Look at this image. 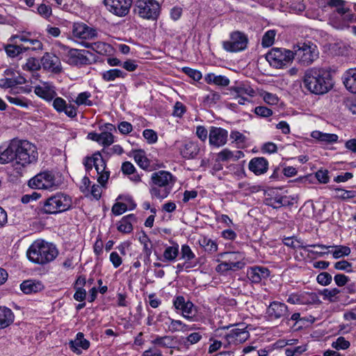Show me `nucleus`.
<instances>
[{"label": "nucleus", "instance_id": "40", "mask_svg": "<svg viewBox=\"0 0 356 356\" xmlns=\"http://www.w3.org/2000/svg\"><path fill=\"white\" fill-rule=\"evenodd\" d=\"M59 254L57 246L53 243L46 242V263L53 261Z\"/></svg>", "mask_w": 356, "mask_h": 356}, {"label": "nucleus", "instance_id": "21", "mask_svg": "<svg viewBox=\"0 0 356 356\" xmlns=\"http://www.w3.org/2000/svg\"><path fill=\"white\" fill-rule=\"evenodd\" d=\"M346 89L352 94H356V68H349L341 77Z\"/></svg>", "mask_w": 356, "mask_h": 356}, {"label": "nucleus", "instance_id": "13", "mask_svg": "<svg viewBox=\"0 0 356 356\" xmlns=\"http://www.w3.org/2000/svg\"><path fill=\"white\" fill-rule=\"evenodd\" d=\"M72 35L75 38L80 39L81 42L92 40L97 37V30L83 22H75L72 27Z\"/></svg>", "mask_w": 356, "mask_h": 356}, {"label": "nucleus", "instance_id": "35", "mask_svg": "<svg viewBox=\"0 0 356 356\" xmlns=\"http://www.w3.org/2000/svg\"><path fill=\"white\" fill-rule=\"evenodd\" d=\"M198 243L209 254H213L218 250V244L216 242L207 236H200Z\"/></svg>", "mask_w": 356, "mask_h": 356}, {"label": "nucleus", "instance_id": "47", "mask_svg": "<svg viewBox=\"0 0 356 356\" xmlns=\"http://www.w3.org/2000/svg\"><path fill=\"white\" fill-rule=\"evenodd\" d=\"M276 31L275 30H269L266 31L261 40V45L264 47H269L272 46L275 41Z\"/></svg>", "mask_w": 356, "mask_h": 356}, {"label": "nucleus", "instance_id": "55", "mask_svg": "<svg viewBox=\"0 0 356 356\" xmlns=\"http://www.w3.org/2000/svg\"><path fill=\"white\" fill-rule=\"evenodd\" d=\"M261 96L268 104L276 105L278 104L279 98L275 94L264 91L261 94Z\"/></svg>", "mask_w": 356, "mask_h": 356}, {"label": "nucleus", "instance_id": "22", "mask_svg": "<svg viewBox=\"0 0 356 356\" xmlns=\"http://www.w3.org/2000/svg\"><path fill=\"white\" fill-rule=\"evenodd\" d=\"M268 161L264 157H254L248 164L249 170L256 175H260L267 172Z\"/></svg>", "mask_w": 356, "mask_h": 356}, {"label": "nucleus", "instance_id": "37", "mask_svg": "<svg viewBox=\"0 0 356 356\" xmlns=\"http://www.w3.org/2000/svg\"><path fill=\"white\" fill-rule=\"evenodd\" d=\"M101 75L104 81L109 82L115 81L117 78L124 79L127 74L119 69H111L102 72Z\"/></svg>", "mask_w": 356, "mask_h": 356}, {"label": "nucleus", "instance_id": "19", "mask_svg": "<svg viewBox=\"0 0 356 356\" xmlns=\"http://www.w3.org/2000/svg\"><path fill=\"white\" fill-rule=\"evenodd\" d=\"M16 139L12 140L6 147H0V163H8L16 161Z\"/></svg>", "mask_w": 356, "mask_h": 356}, {"label": "nucleus", "instance_id": "8", "mask_svg": "<svg viewBox=\"0 0 356 356\" xmlns=\"http://www.w3.org/2000/svg\"><path fill=\"white\" fill-rule=\"evenodd\" d=\"M248 41V35L245 33L234 31L230 33L229 40L223 41L222 45L226 51L236 53L245 50Z\"/></svg>", "mask_w": 356, "mask_h": 356}, {"label": "nucleus", "instance_id": "3", "mask_svg": "<svg viewBox=\"0 0 356 356\" xmlns=\"http://www.w3.org/2000/svg\"><path fill=\"white\" fill-rule=\"evenodd\" d=\"M16 161L13 167L20 173L24 167L36 161L38 152L35 146L28 140L16 139Z\"/></svg>", "mask_w": 356, "mask_h": 356}, {"label": "nucleus", "instance_id": "2", "mask_svg": "<svg viewBox=\"0 0 356 356\" xmlns=\"http://www.w3.org/2000/svg\"><path fill=\"white\" fill-rule=\"evenodd\" d=\"M176 181V177L168 171L159 170L152 172L149 181L151 197L159 200L167 197Z\"/></svg>", "mask_w": 356, "mask_h": 356}, {"label": "nucleus", "instance_id": "34", "mask_svg": "<svg viewBox=\"0 0 356 356\" xmlns=\"http://www.w3.org/2000/svg\"><path fill=\"white\" fill-rule=\"evenodd\" d=\"M169 321V332L172 333L176 332H186L195 329V327L193 325H188L179 320H175L172 318V320Z\"/></svg>", "mask_w": 356, "mask_h": 356}, {"label": "nucleus", "instance_id": "9", "mask_svg": "<svg viewBox=\"0 0 356 356\" xmlns=\"http://www.w3.org/2000/svg\"><path fill=\"white\" fill-rule=\"evenodd\" d=\"M249 332L246 327H234L229 330L223 337L225 340L224 348H228L236 346L248 339Z\"/></svg>", "mask_w": 356, "mask_h": 356}, {"label": "nucleus", "instance_id": "52", "mask_svg": "<svg viewBox=\"0 0 356 356\" xmlns=\"http://www.w3.org/2000/svg\"><path fill=\"white\" fill-rule=\"evenodd\" d=\"M135 161L137 163L143 168H146L149 165L148 159L144 154V152L141 150H138L136 152L134 155Z\"/></svg>", "mask_w": 356, "mask_h": 356}, {"label": "nucleus", "instance_id": "30", "mask_svg": "<svg viewBox=\"0 0 356 356\" xmlns=\"http://www.w3.org/2000/svg\"><path fill=\"white\" fill-rule=\"evenodd\" d=\"M43 287L42 283L36 280H26L20 284L21 290L26 294L40 291Z\"/></svg>", "mask_w": 356, "mask_h": 356}, {"label": "nucleus", "instance_id": "56", "mask_svg": "<svg viewBox=\"0 0 356 356\" xmlns=\"http://www.w3.org/2000/svg\"><path fill=\"white\" fill-rule=\"evenodd\" d=\"M350 342L344 337H340L332 343V347L336 350H346L350 346Z\"/></svg>", "mask_w": 356, "mask_h": 356}, {"label": "nucleus", "instance_id": "23", "mask_svg": "<svg viewBox=\"0 0 356 356\" xmlns=\"http://www.w3.org/2000/svg\"><path fill=\"white\" fill-rule=\"evenodd\" d=\"M89 346L90 342L84 338V334L82 332H78L74 340H71L69 342L70 348L76 354L81 353L80 348L87 350Z\"/></svg>", "mask_w": 356, "mask_h": 356}, {"label": "nucleus", "instance_id": "28", "mask_svg": "<svg viewBox=\"0 0 356 356\" xmlns=\"http://www.w3.org/2000/svg\"><path fill=\"white\" fill-rule=\"evenodd\" d=\"M136 221V218L134 214H129L124 216L119 222V225L118 226V231L124 234L131 233L133 230L132 223Z\"/></svg>", "mask_w": 356, "mask_h": 356}, {"label": "nucleus", "instance_id": "5", "mask_svg": "<svg viewBox=\"0 0 356 356\" xmlns=\"http://www.w3.org/2000/svg\"><path fill=\"white\" fill-rule=\"evenodd\" d=\"M161 10V4L156 0H137L134 10L137 16L149 21H156Z\"/></svg>", "mask_w": 356, "mask_h": 356}, {"label": "nucleus", "instance_id": "48", "mask_svg": "<svg viewBox=\"0 0 356 356\" xmlns=\"http://www.w3.org/2000/svg\"><path fill=\"white\" fill-rule=\"evenodd\" d=\"M195 257V254L192 251L189 245L185 244L181 248V259L185 260L186 263L191 261Z\"/></svg>", "mask_w": 356, "mask_h": 356}, {"label": "nucleus", "instance_id": "43", "mask_svg": "<svg viewBox=\"0 0 356 356\" xmlns=\"http://www.w3.org/2000/svg\"><path fill=\"white\" fill-rule=\"evenodd\" d=\"M331 252L334 259H339L340 257L348 256L350 254L351 250L350 248L346 245H333Z\"/></svg>", "mask_w": 356, "mask_h": 356}, {"label": "nucleus", "instance_id": "44", "mask_svg": "<svg viewBox=\"0 0 356 356\" xmlns=\"http://www.w3.org/2000/svg\"><path fill=\"white\" fill-rule=\"evenodd\" d=\"M320 293L323 296L324 300L333 302L337 301V296L340 293V290L337 288L331 289H324Z\"/></svg>", "mask_w": 356, "mask_h": 356}, {"label": "nucleus", "instance_id": "26", "mask_svg": "<svg viewBox=\"0 0 356 356\" xmlns=\"http://www.w3.org/2000/svg\"><path fill=\"white\" fill-rule=\"evenodd\" d=\"M46 70L54 74H59L62 71L60 58L54 54L46 53Z\"/></svg>", "mask_w": 356, "mask_h": 356}, {"label": "nucleus", "instance_id": "29", "mask_svg": "<svg viewBox=\"0 0 356 356\" xmlns=\"http://www.w3.org/2000/svg\"><path fill=\"white\" fill-rule=\"evenodd\" d=\"M204 80L208 84H214L218 86L225 87L229 86V79L222 75H216L214 73H208L204 76Z\"/></svg>", "mask_w": 356, "mask_h": 356}, {"label": "nucleus", "instance_id": "61", "mask_svg": "<svg viewBox=\"0 0 356 356\" xmlns=\"http://www.w3.org/2000/svg\"><path fill=\"white\" fill-rule=\"evenodd\" d=\"M287 200L286 197H277L273 200H270V202L268 204L270 207L274 209H278L287 204Z\"/></svg>", "mask_w": 356, "mask_h": 356}, {"label": "nucleus", "instance_id": "11", "mask_svg": "<svg viewBox=\"0 0 356 356\" xmlns=\"http://www.w3.org/2000/svg\"><path fill=\"white\" fill-rule=\"evenodd\" d=\"M227 254L229 256V261L218 264L216 268L217 272L224 273L230 270H236L243 268L245 264L241 261L244 258L243 254L232 252H228Z\"/></svg>", "mask_w": 356, "mask_h": 356}, {"label": "nucleus", "instance_id": "39", "mask_svg": "<svg viewBox=\"0 0 356 356\" xmlns=\"http://www.w3.org/2000/svg\"><path fill=\"white\" fill-rule=\"evenodd\" d=\"M29 186L33 189L44 188V173L40 172L29 181Z\"/></svg>", "mask_w": 356, "mask_h": 356}, {"label": "nucleus", "instance_id": "51", "mask_svg": "<svg viewBox=\"0 0 356 356\" xmlns=\"http://www.w3.org/2000/svg\"><path fill=\"white\" fill-rule=\"evenodd\" d=\"M344 1L343 0H329L328 5L336 7L337 12L341 16L348 12V9L343 7Z\"/></svg>", "mask_w": 356, "mask_h": 356}, {"label": "nucleus", "instance_id": "63", "mask_svg": "<svg viewBox=\"0 0 356 356\" xmlns=\"http://www.w3.org/2000/svg\"><path fill=\"white\" fill-rule=\"evenodd\" d=\"M41 197H42L41 193H39L37 192H33L32 194L24 195L21 198V201L23 204H27L32 201H36L38 199H40Z\"/></svg>", "mask_w": 356, "mask_h": 356}, {"label": "nucleus", "instance_id": "27", "mask_svg": "<svg viewBox=\"0 0 356 356\" xmlns=\"http://www.w3.org/2000/svg\"><path fill=\"white\" fill-rule=\"evenodd\" d=\"M80 43L86 48L91 49L92 51L101 55H105L111 49V46L107 43L102 42H80Z\"/></svg>", "mask_w": 356, "mask_h": 356}, {"label": "nucleus", "instance_id": "32", "mask_svg": "<svg viewBox=\"0 0 356 356\" xmlns=\"http://www.w3.org/2000/svg\"><path fill=\"white\" fill-rule=\"evenodd\" d=\"M311 136L326 144H333L338 140V136L337 134L323 133L320 131H312Z\"/></svg>", "mask_w": 356, "mask_h": 356}, {"label": "nucleus", "instance_id": "33", "mask_svg": "<svg viewBox=\"0 0 356 356\" xmlns=\"http://www.w3.org/2000/svg\"><path fill=\"white\" fill-rule=\"evenodd\" d=\"M284 244L288 247L293 248H301L313 254H317L320 257L324 255L325 252H318V251L310 250L308 249V246L304 245L300 241L294 239L293 238H286L284 240Z\"/></svg>", "mask_w": 356, "mask_h": 356}, {"label": "nucleus", "instance_id": "49", "mask_svg": "<svg viewBox=\"0 0 356 356\" xmlns=\"http://www.w3.org/2000/svg\"><path fill=\"white\" fill-rule=\"evenodd\" d=\"M220 97L221 96L218 92L212 91L204 97V103L205 105L211 106L218 102Z\"/></svg>", "mask_w": 356, "mask_h": 356}, {"label": "nucleus", "instance_id": "20", "mask_svg": "<svg viewBox=\"0 0 356 356\" xmlns=\"http://www.w3.org/2000/svg\"><path fill=\"white\" fill-rule=\"evenodd\" d=\"M247 275L248 279L252 283H259L262 280L268 277L270 271L266 267L253 266L248 270Z\"/></svg>", "mask_w": 356, "mask_h": 356}, {"label": "nucleus", "instance_id": "4", "mask_svg": "<svg viewBox=\"0 0 356 356\" xmlns=\"http://www.w3.org/2000/svg\"><path fill=\"white\" fill-rule=\"evenodd\" d=\"M294 58L303 66L312 64L318 57V51L316 44L312 42H299L293 47Z\"/></svg>", "mask_w": 356, "mask_h": 356}, {"label": "nucleus", "instance_id": "41", "mask_svg": "<svg viewBox=\"0 0 356 356\" xmlns=\"http://www.w3.org/2000/svg\"><path fill=\"white\" fill-rule=\"evenodd\" d=\"M321 301L316 293L302 292V305L320 304Z\"/></svg>", "mask_w": 356, "mask_h": 356}, {"label": "nucleus", "instance_id": "46", "mask_svg": "<svg viewBox=\"0 0 356 356\" xmlns=\"http://www.w3.org/2000/svg\"><path fill=\"white\" fill-rule=\"evenodd\" d=\"M41 67L40 62L35 58H29L26 63L22 65V69L30 72H34L40 70Z\"/></svg>", "mask_w": 356, "mask_h": 356}, {"label": "nucleus", "instance_id": "64", "mask_svg": "<svg viewBox=\"0 0 356 356\" xmlns=\"http://www.w3.org/2000/svg\"><path fill=\"white\" fill-rule=\"evenodd\" d=\"M127 206L122 202H117L112 207V212L115 216H120L127 210Z\"/></svg>", "mask_w": 356, "mask_h": 356}, {"label": "nucleus", "instance_id": "14", "mask_svg": "<svg viewBox=\"0 0 356 356\" xmlns=\"http://www.w3.org/2000/svg\"><path fill=\"white\" fill-rule=\"evenodd\" d=\"M69 57L70 63L75 65H88L96 60V56L88 50L71 49Z\"/></svg>", "mask_w": 356, "mask_h": 356}, {"label": "nucleus", "instance_id": "18", "mask_svg": "<svg viewBox=\"0 0 356 356\" xmlns=\"http://www.w3.org/2000/svg\"><path fill=\"white\" fill-rule=\"evenodd\" d=\"M228 132L221 127H211L209 130V144L214 147H221L227 141Z\"/></svg>", "mask_w": 356, "mask_h": 356}, {"label": "nucleus", "instance_id": "38", "mask_svg": "<svg viewBox=\"0 0 356 356\" xmlns=\"http://www.w3.org/2000/svg\"><path fill=\"white\" fill-rule=\"evenodd\" d=\"M30 49L29 46L16 45V44H7L5 47V51L8 56L15 58L19 55L23 51Z\"/></svg>", "mask_w": 356, "mask_h": 356}, {"label": "nucleus", "instance_id": "62", "mask_svg": "<svg viewBox=\"0 0 356 356\" xmlns=\"http://www.w3.org/2000/svg\"><path fill=\"white\" fill-rule=\"evenodd\" d=\"M352 264L346 260H341L334 264V268L339 270H345L346 272H352Z\"/></svg>", "mask_w": 356, "mask_h": 356}, {"label": "nucleus", "instance_id": "53", "mask_svg": "<svg viewBox=\"0 0 356 356\" xmlns=\"http://www.w3.org/2000/svg\"><path fill=\"white\" fill-rule=\"evenodd\" d=\"M181 311L182 313V316L184 318L187 319H191L192 318V315L195 312L194 305L193 304L192 302L188 300Z\"/></svg>", "mask_w": 356, "mask_h": 356}, {"label": "nucleus", "instance_id": "57", "mask_svg": "<svg viewBox=\"0 0 356 356\" xmlns=\"http://www.w3.org/2000/svg\"><path fill=\"white\" fill-rule=\"evenodd\" d=\"M316 280L318 283L322 286H327L331 283L332 277L330 273L327 272H323L318 275Z\"/></svg>", "mask_w": 356, "mask_h": 356}, {"label": "nucleus", "instance_id": "1", "mask_svg": "<svg viewBox=\"0 0 356 356\" xmlns=\"http://www.w3.org/2000/svg\"><path fill=\"white\" fill-rule=\"evenodd\" d=\"M302 81L305 88L315 95H324L334 86L330 67H310L305 72Z\"/></svg>", "mask_w": 356, "mask_h": 356}, {"label": "nucleus", "instance_id": "31", "mask_svg": "<svg viewBox=\"0 0 356 356\" xmlns=\"http://www.w3.org/2000/svg\"><path fill=\"white\" fill-rule=\"evenodd\" d=\"M14 321V314L12 310L6 307H0V328L10 325Z\"/></svg>", "mask_w": 356, "mask_h": 356}, {"label": "nucleus", "instance_id": "16", "mask_svg": "<svg viewBox=\"0 0 356 356\" xmlns=\"http://www.w3.org/2000/svg\"><path fill=\"white\" fill-rule=\"evenodd\" d=\"M93 165L99 175L98 182L102 185L104 184L109 178L110 172L106 170V162L99 152L93 154Z\"/></svg>", "mask_w": 356, "mask_h": 356}, {"label": "nucleus", "instance_id": "59", "mask_svg": "<svg viewBox=\"0 0 356 356\" xmlns=\"http://www.w3.org/2000/svg\"><path fill=\"white\" fill-rule=\"evenodd\" d=\"M307 348L305 346H299L294 348H286L285 354L286 356H299L306 351Z\"/></svg>", "mask_w": 356, "mask_h": 356}, {"label": "nucleus", "instance_id": "10", "mask_svg": "<svg viewBox=\"0 0 356 356\" xmlns=\"http://www.w3.org/2000/svg\"><path fill=\"white\" fill-rule=\"evenodd\" d=\"M134 0H104L106 9L118 17H125L129 13Z\"/></svg>", "mask_w": 356, "mask_h": 356}, {"label": "nucleus", "instance_id": "54", "mask_svg": "<svg viewBox=\"0 0 356 356\" xmlns=\"http://www.w3.org/2000/svg\"><path fill=\"white\" fill-rule=\"evenodd\" d=\"M335 191L337 193V197L343 200L351 199L356 197V191H346L338 188L335 189Z\"/></svg>", "mask_w": 356, "mask_h": 356}, {"label": "nucleus", "instance_id": "36", "mask_svg": "<svg viewBox=\"0 0 356 356\" xmlns=\"http://www.w3.org/2000/svg\"><path fill=\"white\" fill-rule=\"evenodd\" d=\"M231 91L234 92L237 95H247L250 97H254L255 95L254 90L250 85L243 83L232 87Z\"/></svg>", "mask_w": 356, "mask_h": 356}, {"label": "nucleus", "instance_id": "42", "mask_svg": "<svg viewBox=\"0 0 356 356\" xmlns=\"http://www.w3.org/2000/svg\"><path fill=\"white\" fill-rule=\"evenodd\" d=\"M152 343L163 348H171L174 343V338L172 336L156 337Z\"/></svg>", "mask_w": 356, "mask_h": 356}, {"label": "nucleus", "instance_id": "17", "mask_svg": "<svg viewBox=\"0 0 356 356\" xmlns=\"http://www.w3.org/2000/svg\"><path fill=\"white\" fill-rule=\"evenodd\" d=\"M266 314L270 320L280 319L289 316V309L284 302L273 301L267 307Z\"/></svg>", "mask_w": 356, "mask_h": 356}, {"label": "nucleus", "instance_id": "7", "mask_svg": "<svg viewBox=\"0 0 356 356\" xmlns=\"http://www.w3.org/2000/svg\"><path fill=\"white\" fill-rule=\"evenodd\" d=\"M266 58L271 66L281 69L292 63L294 55L291 50L274 47L266 54Z\"/></svg>", "mask_w": 356, "mask_h": 356}, {"label": "nucleus", "instance_id": "15", "mask_svg": "<svg viewBox=\"0 0 356 356\" xmlns=\"http://www.w3.org/2000/svg\"><path fill=\"white\" fill-rule=\"evenodd\" d=\"M28 259L35 264H43L44 263V241L37 240L27 251Z\"/></svg>", "mask_w": 356, "mask_h": 356}, {"label": "nucleus", "instance_id": "45", "mask_svg": "<svg viewBox=\"0 0 356 356\" xmlns=\"http://www.w3.org/2000/svg\"><path fill=\"white\" fill-rule=\"evenodd\" d=\"M91 97V93L90 92L86 91L81 92L78 95L76 99H75L74 102L78 106L81 105H85L91 106H92V102L89 99V98Z\"/></svg>", "mask_w": 356, "mask_h": 356}, {"label": "nucleus", "instance_id": "60", "mask_svg": "<svg viewBox=\"0 0 356 356\" xmlns=\"http://www.w3.org/2000/svg\"><path fill=\"white\" fill-rule=\"evenodd\" d=\"M254 113L262 118H268L273 115V111L266 106H257L254 108Z\"/></svg>", "mask_w": 356, "mask_h": 356}, {"label": "nucleus", "instance_id": "12", "mask_svg": "<svg viewBox=\"0 0 356 356\" xmlns=\"http://www.w3.org/2000/svg\"><path fill=\"white\" fill-rule=\"evenodd\" d=\"M175 145L181 156L188 160L196 158L200 150L197 143L188 140L176 141Z\"/></svg>", "mask_w": 356, "mask_h": 356}, {"label": "nucleus", "instance_id": "24", "mask_svg": "<svg viewBox=\"0 0 356 356\" xmlns=\"http://www.w3.org/2000/svg\"><path fill=\"white\" fill-rule=\"evenodd\" d=\"M179 246L177 243H173L171 246H166L162 257L157 255L156 251L154 254L157 256V259L162 261H174L179 254Z\"/></svg>", "mask_w": 356, "mask_h": 356}, {"label": "nucleus", "instance_id": "6", "mask_svg": "<svg viewBox=\"0 0 356 356\" xmlns=\"http://www.w3.org/2000/svg\"><path fill=\"white\" fill-rule=\"evenodd\" d=\"M72 200L68 195L59 192L46 199V213L56 214L69 210Z\"/></svg>", "mask_w": 356, "mask_h": 356}, {"label": "nucleus", "instance_id": "58", "mask_svg": "<svg viewBox=\"0 0 356 356\" xmlns=\"http://www.w3.org/2000/svg\"><path fill=\"white\" fill-rule=\"evenodd\" d=\"M143 136L149 144H154L158 140L156 133L152 129H145Z\"/></svg>", "mask_w": 356, "mask_h": 356}, {"label": "nucleus", "instance_id": "25", "mask_svg": "<svg viewBox=\"0 0 356 356\" xmlns=\"http://www.w3.org/2000/svg\"><path fill=\"white\" fill-rule=\"evenodd\" d=\"M62 184L61 175L54 171H46V191L56 189Z\"/></svg>", "mask_w": 356, "mask_h": 356}, {"label": "nucleus", "instance_id": "50", "mask_svg": "<svg viewBox=\"0 0 356 356\" xmlns=\"http://www.w3.org/2000/svg\"><path fill=\"white\" fill-rule=\"evenodd\" d=\"M114 142V137L110 132L104 131L99 134V143L104 146H109Z\"/></svg>", "mask_w": 356, "mask_h": 356}]
</instances>
